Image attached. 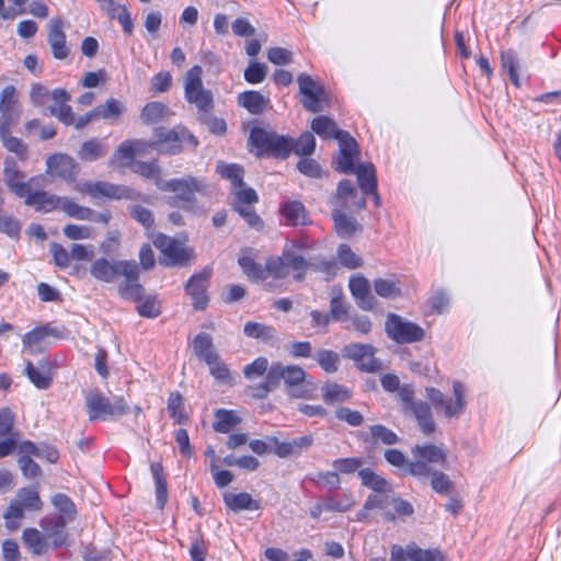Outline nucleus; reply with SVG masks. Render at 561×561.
<instances>
[{
    "label": "nucleus",
    "instance_id": "1",
    "mask_svg": "<svg viewBox=\"0 0 561 561\" xmlns=\"http://www.w3.org/2000/svg\"><path fill=\"white\" fill-rule=\"evenodd\" d=\"M558 321L554 308H549L541 328L536 318L533 320L531 333V365L534 377L543 376L553 379L557 363V334Z\"/></svg>",
    "mask_w": 561,
    "mask_h": 561
},
{
    "label": "nucleus",
    "instance_id": "2",
    "mask_svg": "<svg viewBox=\"0 0 561 561\" xmlns=\"http://www.w3.org/2000/svg\"><path fill=\"white\" fill-rule=\"evenodd\" d=\"M307 378L306 370L299 365H285L280 362L271 364L265 380L256 386L251 387L252 396L257 399L266 398L267 394L277 388L280 381H284L288 393L294 398H306L307 390L304 383Z\"/></svg>",
    "mask_w": 561,
    "mask_h": 561
},
{
    "label": "nucleus",
    "instance_id": "3",
    "mask_svg": "<svg viewBox=\"0 0 561 561\" xmlns=\"http://www.w3.org/2000/svg\"><path fill=\"white\" fill-rule=\"evenodd\" d=\"M157 186L164 192L174 193L173 206L184 209H193L196 203V194H205L207 190L206 183L194 176L173 180H157Z\"/></svg>",
    "mask_w": 561,
    "mask_h": 561
},
{
    "label": "nucleus",
    "instance_id": "4",
    "mask_svg": "<svg viewBox=\"0 0 561 561\" xmlns=\"http://www.w3.org/2000/svg\"><path fill=\"white\" fill-rule=\"evenodd\" d=\"M85 407L89 420L92 422L96 420H114L129 411V405L124 398H115L112 401L99 391L87 394Z\"/></svg>",
    "mask_w": 561,
    "mask_h": 561
},
{
    "label": "nucleus",
    "instance_id": "5",
    "mask_svg": "<svg viewBox=\"0 0 561 561\" xmlns=\"http://www.w3.org/2000/svg\"><path fill=\"white\" fill-rule=\"evenodd\" d=\"M414 460L409 462L408 472L415 477H430L433 466L447 467L446 451L436 445H416L412 449Z\"/></svg>",
    "mask_w": 561,
    "mask_h": 561
},
{
    "label": "nucleus",
    "instance_id": "6",
    "mask_svg": "<svg viewBox=\"0 0 561 561\" xmlns=\"http://www.w3.org/2000/svg\"><path fill=\"white\" fill-rule=\"evenodd\" d=\"M453 394L454 399L447 398L438 389H426V397L437 411L443 412L446 417H459L467 407L465 385L460 381H454Z\"/></svg>",
    "mask_w": 561,
    "mask_h": 561
},
{
    "label": "nucleus",
    "instance_id": "7",
    "mask_svg": "<svg viewBox=\"0 0 561 561\" xmlns=\"http://www.w3.org/2000/svg\"><path fill=\"white\" fill-rule=\"evenodd\" d=\"M202 73V67L197 65L186 72L184 93L188 103L194 104L199 113L207 114L214 107V100L213 93L203 85Z\"/></svg>",
    "mask_w": 561,
    "mask_h": 561
},
{
    "label": "nucleus",
    "instance_id": "8",
    "mask_svg": "<svg viewBox=\"0 0 561 561\" xmlns=\"http://www.w3.org/2000/svg\"><path fill=\"white\" fill-rule=\"evenodd\" d=\"M43 508V502L39 497L36 486L21 488L18 490L15 497L10 502L8 508L3 513L7 520V527L16 528L12 520L22 519L24 511L38 512Z\"/></svg>",
    "mask_w": 561,
    "mask_h": 561
},
{
    "label": "nucleus",
    "instance_id": "9",
    "mask_svg": "<svg viewBox=\"0 0 561 561\" xmlns=\"http://www.w3.org/2000/svg\"><path fill=\"white\" fill-rule=\"evenodd\" d=\"M75 190L79 193L88 194L92 198L139 199L141 197V194L131 187L104 181L78 183Z\"/></svg>",
    "mask_w": 561,
    "mask_h": 561
},
{
    "label": "nucleus",
    "instance_id": "10",
    "mask_svg": "<svg viewBox=\"0 0 561 561\" xmlns=\"http://www.w3.org/2000/svg\"><path fill=\"white\" fill-rule=\"evenodd\" d=\"M387 335L399 344L420 342L425 336V331L419 324L408 321L396 313H389L385 323Z\"/></svg>",
    "mask_w": 561,
    "mask_h": 561
},
{
    "label": "nucleus",
    "instance_id": "11",
    "mask_svg": "<svg viewBox=\"0 0 561 561\" xmlns=\"http://www.w3.org/2000/svg\"><path fill=\"white\" fill-rule=\"evenodd\" d=\"M297 82L302 95V106L311 113L323 111V104L328 102L324 88L307 73H300L297 77Z\"/></svg>",
    "mask_w": 561,
    "mask_h": 561
},
{
    "label": "nucleus",
    "instance_id": "12",
    "mask_svg": "<svg viewBox=\"0 0 561 561\" xmlns=\"http://www.w3.org/2000/svg\"><path fill=\"white\" fill-rule=\"evenodd\" d=\"M157 138L154 142L156 149L161 153L174 154L182 150V142L186 139H193L184 127H176L174 129H167L163 127L154 130Z\"/></svg>",
    "mask_w": 561,
    "mask_h": 561
},
{
    "label": "nucleus",
    "instance_id": "13",
    "mask_svg": "<svg viewBox=\"0 0 561 561\" xmlns=\"http://www.w3.org/2000/svg\"><path fill=\"white\" fill-rule=\"evenodd\" d=\"M160 250V263L165 266L183 265L188 260V253L183 244L164 234H159L153 241Z\"/></svg>",
    "mask_w": 561,
    "mask_h": 561
},
{
    "label": "nucleus",
    "instance_id": "14",
    "mask_svg": "<svg viewBox=\"0 0 561 561\" xmlns=\"http://www.w3.org/2000/svg\"><path fill=\"white\" fill-rule=\"evenodd\" d=\"M130 273H119L124 280L118 285V294L122 298L131 301H140L144 299L145 289L139 283V266L135 261H129Z\"/></svg>",
    "mask_w": 561,
    "mask_h": 561
},
{
    "label": "nucleus",
    "instance_id": "15",
    "mask_svg": "<svg viewBox=\"0 0 561 561\" xmlns=\"http://www.w3.org/2000/svg\"><path fill=\"white\" fill-rule=\"evenodd\" d=\"M129 261H108L105 257L96 259L90 266L91 275L104 283H112L118 276L119 273H130Z\"/></svg>",
    "mask_w": 561,
    "mask_h": 561
},
{
    "label": "nucleus",
    "instance_id": "16",
    "mask_svg": "<svg viewBox=\"0 0 561 561\" xmlns=\"http://www.w3.org/2000/svg\"><path fill=\"white\" fill-rule=\"evenodd\" d=\"M46 164L48 174L68 182L75 181L80 170L77 162L71 157L64 153L49 157Z\"/></svg>",
    "mask_w": 561,
    "mask_h": 561
},
{
    "label": "nucleus",
    "instance_id": "17",
    "mask_svg": "<svg viewBox=\"0 0 561 561\" xmlns=\"http://www.w3.org/2000/svg\"><path fill=\"white\" fill-rule=\"evenodd\" d=\"M340 156L337 158V170L345 174L354 173L355 159L357 156V142L348 133H341L337 136Z\"/></svg>",
    "mask_w": 561,
    "mask_h": 561
},
{
    "label": "nucleus",
    "instance_id": "18",
    "mask_svg": "<svg viewBox=\"0 0 561 561\" xmlns=\"http://www.w3.org/2000/svg\"><path fill=\"white\" fill-rule=\"evenodd\" d=\"M3 173L4 183L16 196L25 195L30 184L35 182L34 178L27 182L22 181L24 179V174L18 165L16 160L12 157L5 158Z\"/></svg>",
    "mask_w": 561,
    "mask_h": 561
},
{
    "label": "nucleus",
    "instance_id": "19",
    "mask_svg": "<svg viewBox=\"0 0 561 561\" xmlns=\"http://www.w3.org/2000/svg\"><path fill=\"white\" fill-rule=\"evenodd\" d=\"M51 100L55 104L47 107L49 114L67 126L72 125L75 123V114L71 106L67 104L70 100V94L65 89L58 88L51 91Z\"/></svg>",
    "mask_w": 561,
    "mask_h": 561
},
{
    "label": "nucleus",
    "instance_id": "20",
    "mask_svg": "<svg viewBox=\"0 0 561 561\" xmlns=\"http://www.w3.org/2000/svg\"><path fill=\"white\" fill-rule=\"evenodd\" d=\"M209 277L210 272L205 270L202 273L193 275L186 284V291L192 297L193 305L196 309L202 310L207 306L208 298L206 296V288Z\"/></svg>",
    "mask_w": 561,
    "mask_h": 561
},
{
    "label": "nucleus",
    "instance_id": "21",
    "mask_svg": "<svg viewBox=\"0 0 561 561\" xmlns=\"http://www.w3.org/2000/svg\"><path fill=\"white\" fill-rule=\"evenodd\" d=\"M48 43L51 47V53L56 59H65L69 54L66 45V34L62 31L64 22L61 18H54L49 21Z\"/></svg>",
    "mask_w": 561,
    "mask_h": 561
},
{
    "label": "nucleus",
    "instance_id": "22",
    "mask_svg": "<svg viewBox=\"0 0 561 561\" xmlns=\"http://www.w3.org/2000/svg\"><path fill=\"white\" fill-rule=\"evenodd\" d=\"M348 287L362 309L371 310L374 308L375 299L370 294V285L367 278L360 275L352 276Z\"/></svg>",
    "mask_w": 561,
    "mask_h": 561
},
{
    "label": "nucleus",
    "instance_id": "23",
    "mask_svg": "<svg viewBox=\"0 0 561 561\" xmlns=\"http://www.w3.org/2000/svg\"><path fill=\"white\" fill-rule=\"evenodd\" d=\"M22 197L25 198V204L34 207L41 211H51L59 207L60 197L54 194H49L45 191H32V184L27 188V193Z\"/></svg>",
    "mask_w": 561,
    "mask_h": 561
},
{
    "label": "nucleus",
    "instance_id": "24",
    "mask_svg": "<svg viewBox=\"0 0 561 561\" xmlns=\"http://www.w3.org/2000/svg\"><path fill=\"white\" fill-rule=\"evenodd\" d=\"M357 175L358 184L364 194H373L376 205L379 204V196L377 194V179L376 170L371 163H360L355 172Z\"/></svg>",
    "mask_w": 561,
    "mask_h": 561
},
{
    "label": "nucleus",
    "instance_id": "25",
    "mask_svg": "<svg viewBox=\"0 0 561 561\" xmlns=\"http://www.w3.org/2000/svg\"><path fill=\"white\" fill-rule=\"evenodd\" d=\"M193 351L199 360H203L206 365L211 364V360H216L219 356L218 352L214 347L213 337L210 334L202 332L198 333L193 340Z\"/></svg>",
    "mask_w": 561,
    "mask_h": 561
},
{
    "label": "nucleus",
    "instance_id": "26",
    "mask_svg": "<svg viewBox=\"0 0 561 561\" xmlns=\"http://www.w3.org/2000/svg\"><path fill=\"white\" fill-rule=\"evenodd\" d=\"M224 502L226 506L233 512L256 511L261 507L260 502L254 500L251 494L247 492H225Z\"/></svg>",
    "mask_w": 561,
    "mask_h": 561
},
{
    "label": "nucleus",
    "instance_id": "27",
    "mask_svg": "<svg viewBox=\"0 0 561 561\" xmlns=\"http://www.w3.org/2000/svg\"><path fill=\"white\" fill-rule=\"evenodd\" d=\"M25 374L38 389H47L51 383L50 368L47 359L41 360L38 368L31 362H27Z\"/></svg>",
    "mask_w": 561,
    "mask_h": 561
},
{
    "label": "nucleus",
    "instance_id": "28",
    "mask_svg": "<svg viewBox=\"0 0 561 561\" xmlns=\"http://www.w3.org/2000/svg\"><path fill=\"white\" fill-rule=\"evenodd\" d=\"M238 104L253 115H260L268 104V99L259 91H244L238 95Z\"/></svg>",
    "mask_w": 561,
    "mask_h": 561
},
{
    "label": "nucleus",
    "instance_id": "29",
    "mask_svg": "<svg viewBox=\"0 0 561 561\" xmlns=\"http://www.w3.org/2000/svg\"><path fill=\"white\" fill-rule=\"evenodd\" d=\"M358 477L360 478L364 486L371 489L376 493L387 494L392 492L390 483L383 477L369 468L360 469L358 471Z\"/></svg>",
    "mask_w": 561,
    "mask_h": 561
},
{
    "label": "nucleus",
    "instance_id": "30",
    "mask_svg": "<svg viewBox=\"0 0 561 561\" xmlns=\"http://www.w3.org/2000/svg\"><path fill=\"white\" fill-rule=\"evenodd\" d=\"M24 545L36 556L44 554L47 551V536L36 528H25L22 534Z\"/></svg>",
    "mask_w": 561,
    "mask_h": 561
},
{
    "label": "nucleus",
    "instance_id": "31",
    "mask_svg": "<svg viewBox=\"0 0 561 561\" xmlns=\"http://www.w3.org/2000/svg\"><path fill=\"white\" fill-rule=\"evenodd\" d=\"M107 151L108 146L104 140L93 138L82 144L78 157L83 161H95L104 157Z\"/></svg>",
    "mask_w": 561,
    "mask_h": 561
},
{
    "label": "nucleus",
    "instance_id": "32",
    "mask_svg": "<svg viewBox=\"0 0 561 561\" xmlns=\"http://www.w3.org/2000/svg\"><path fill=\"white\" fill-rule=\"evenodd\" d=\"M49 327H38L34 330L27 332L23 336V347L25 351H27L30 354H36L42 352L43 350V343L47 336H49Z\"/></svg>",
    "mask_w": 561,
    "mask_h": 561
},
{
    "label": "nucleus",
    "instance_id": "33",
    "mask_svg": "<svg viewBox=\"0 0 561 561\" xmlns=\"http://www.w3.org/2000/svg\"><path fill=\"white\" fill-rule=\"evenodd\" d=\"M411 410L417 420L419 426L425 435L435 431V423L432 416L431 408L426 402H412Z\"/></svg>",
    "mask_w": 561,
    "mask_h": 561
},
{
    "label": "nucleus",
    "instance_id": "34",
    "mask_svg": "<svg viewBox=\"0 0 561 561\" xmlns=\"http://www.w3.org/2000/svg\"><path fill=\"white\" fill-rule=\"evenodd\" d=\"M215 417L216 421L213 424V428L217 433H229L241 423V419L232 410L217 409Z\"/></svg>",
    "mask_w": 561,
    "mask_h": 561
},
{
    "label": "nucleus",
    "instance_id": "35",
    "mask_svg": "<svg viewBox=\"0 0 561 561\" xmlns=\"http://www.w3.org/2000/svg\"><path fill=\"white\" fill-rule=\"evenodd\" d=\"M323 401L328 404L345 402L351 399L352 392L336 382H327L322 388Z\"/></svg>",
    "mask_w": 561,
    "mask_h": 561
},
{
    "label": "nucleus",
    "instance_id": "36",
    "mask_svg": "<svg viewBox=\"0 0 561 561\" xmlns=\"http://www.w3.org/2000/svg\"><path fill=\"white\" fill-rule=\"evenodd\" d=\"M280 210L287 225L299 226L307 224V213L305 206L300 202H288L284 204Z\"/></svg>",
    "mask_w": 561,
    "mask_h": 561
},
{
    "label": "nucleus",
    "instance_id": "37",
    "mask_svg": "<svg viewBox=\"0 0 561 561\" xmlns=\"http://www.w3.org/2000/svg\"><path fill=\"white\" fill-rule=\"evenodd\" d=\"M334 227L339 236L343 238L351 237L356 231L360 230V225L354 217L347 216L344 213L335 210L332 215Z\"/></svg>",
    "mask_w": 561,
    "mask_h": 561
},
{
    "label": "nucleus",
    "instance_id": "38",
    "mask_svg": "<svg viewBox=\"0 0 561 561\" xmlns=\"http://www.w3.org/2000/svg\"><path fill=\"white\" fill-rule=\"evenodd\" d=\"M69 217L79 220L94 219V210L89 207L81 206L69 197H60L59 207Z\"/></svg>",
    "mask_w": 561,
    "mask_h": 561
},
{
    "label": "nucleus",
    "instance_id": "39",
    "mask_svg": "<svg viewBox=\"0 0 561 561\" xmlns=\"http://www.w3.org/2000/svg\"><path fill=\"white\" fill-rule=\"evenodd\" d=\"M311 129L322 138L336 139L341 133H346L336 128L335 123L327 116H318L311 122Z\"/></svg>",
    "mask_w": 561,
    "mask_h": 561
},
{
    "label": "nucleus",
    "instance_id": "40",
    "mask_svg": "<svg viewBox=\"0 0 561 561\" xmlns=\"http://www.w3.org/2000/svg\"><path fill=\"white\" fill-rule=\"evenodd\" d=\"M356 504L352 492L335 494L324 499V507L327 512H348Z\"/></svg>",
    "mask_w": 561,
    "mask_h": 561
},
{
    "label": "nucleus",
    "instance_id": "41",
    "mask_svg": "<svg viewBox=\"0 0 561 561\" xmlns=\"http://www.w3.org/2000/svg\"><path fill=\"white\" fill-rule=\"evenodd\" d=\"M170 114L169 107L161 102H150L141 111L140 117L145 124L159 123Z\"/></svg>",
    "mask_w": 561,
    "mask_h": 561
},
{
    "label": "nucleus",
    "instance_id": "42",
    "mask_svg": "<svg viewBox=\"0 0 561 561\" xmlns=\"http://www.w3.org/2000/svg\"><path fill=\"white\" fill-rule=\"evenodd\" d=\"M501 62L504 73L508 75L512 83L516 87H520V81L517 73V69L519 68V60L516 53L513 49L502 51Z\"/></svg>",
    "mask_w": 561,
    "mask_h": 561
},
{
    "label": "nucleus",
    "instance_id": "43",
    "mask_svg": "<svg viewBox=\"0 0 561 561\" xmlns=\"http://www.w3.org/2000/svg\"><path fill=\"white\" fill-rule=\"evenodd\" d=\"M291 151V139L273 133L265 153L285 159Z\"/></svg>",
    "mask_w": 561,
    "mask_h": 561
},
{
    "label": "nucleus",
    "instance_id": "44",
    "mask_svg": "<svg viewBox=\"0 0 561 561\" xmlns=\"http://www.w3.org/2000/svg\"><path fill=\"white\" fill-rule=\"evenodd\" d=\"M314 359L317 364L328 374H333L339 370L341 359L340 355L331 350H318Z\"/></svg>",
    "mask_w": 561,
    "mask_h": 561
},
{
    "label": "nucleus",
    "instance_id": "45",
    "mask_svg": "<svg viewBox=\"0 0 561 561\" xmlns=\"http://www.w3.org/2000/svg\"><path fill=\"white\" fill-rule=\"evenodd\" d=\"M210 375L215 380L225 386H233L234 377L228 368L227 364L218 356L211 364H207Z\"/></svg>",
    "mask_w": 561,
    "mask_h": 561
},
{
    "label": "nucleus",
    "instance_id": "46",
    "mask_svg": "<svg viewBox=\"0 0 561 561\" xmlns=\"http://www.w3.org/2000/svg\"><path fill=\"white\" fill-rule=\"evenodd\" d=\"M124 112V105L116 99H108L104 104L94 107L98 119H117Z\"/></svg>",
    "mask_w": 561,
    "mask_h": 561
},
{
    "label": "nucleus",
    "instance_id": "47",
    "mask_svg": "<svg viewBox=\"0 0 561 561\" xmlns=\"http://www.w3.org/2000/svg\"><path fill=\"white\" fill-rule=\"evenodd\" d=\"M137 141L125 140L114 151L111 163L117 167L129 165L135 157V145Z\"/></svg>",
    "mask_w": 561,
    "mask_h": 561
},
{
    "label": "nucleus",
    "instance_id": "48",
    "mask_svg": "<svg viewBox=\"0 0 561 561\" xmlns=\"http://www.w3.org/2000/svg\"><path fill=\"white\" fill-rule=\"evenodd\" d=\"M151 472L156 485L157 505L159 508H162L168 500V488L162 476V466L157 462L151 463Z\"/></svg>",
    "mask_w": 561,
    "mask_h": 561
},
{
    "label": "nucleus",
    "instance_id": "49",
    "mask_svg": "<svg viewBox=\"0 0 561 561\" xmlns=\"http://www.w3.org/2000/svg\"><path fill=\"white\" fill-rule=\"evenodd\" d=\"M19 95L15 87L7 85L0 93V114L15 115Z\"/></svg>",
    "mask_w": 561,
    "mask_h": 561
},
{
    "label": "nucleus",
    "instance_id": "50",
    "mask_svg": "<svg viewBox=\"0 0 561 561\" xmlns=\"http://www.w3.org/2000/svg\"><path fill=\"white\" fill-rule=\"evenodd\" d=\"M239 265L241 266L243 273L253 280H264L266 279V270L264 266L254 262L250 256H241L239 257Z\"/></svg>",
    "mask_w": 561,
    "mask_h": 561
},
{
    "label": "nucleus",
    "instance_id": "51",
    "mask_svg": "<svg viewBox=\"0 0 561 561\" xmlns=\"http://www.w3.org/2000/svg\"><path fill=\"white\" fill-rule=\"evenodd\" d=\"M272 135L273 131H267L260 127L251 129L249 141L251 146L255 148L257 156L265 154Z\"/></svg>",
    "mask_w": 561,
    "mask_h": 561
},
{
    "label": "nucleus",
    "instance_id": "52",
    "mask_svg": "<svg viewBox=\"0 0 561 561\" xmlns=\"http://www.w3.org/2000/svg\"><path fill=\"white\" fill-rule=\"evenodd\" d=\"M51 503L64 515L62 517L67 523L75 519L77 514L76 506L68 495L57 493L53 496Z\"/></svg>",
    "mask_w": 561,
    "mask_h": 561
},
{
    "label": "nucleus",
    "instance_id": "53",
    "mask_svg": "<svg viewBox=\"0 0 561 561\" xmlns=\"http://www.w3.org/2000/svg\"><path fill=\"white\" fill-rule=\"evenodd\" d=\"M217 172L222 178L229 180L231 182V184L233 185V188L237 187L238 185H241L242 183H244L243 182V169L239 164L218 163Z\"/></svg>",
    "mask_w": 561,
    "mask_h": 561
},
{
    "label": "nucleus",
    "instance_id": "54",
    "mask_svg": "<svg viewBox=\"0 0 561 561\" xmlns=\"http://www.w3.org/2000/svg\"><path fill=\"white\" fill-rule=\"evenodd\" d=\"M67 520L64 517H57L55 522V529L49 530L46 529L47 543L53 548H58L66 542L67 534L65 531V526Z\"/></svg>",
    "mask_w": 561,
    "mask_h": 561
},
{
    "label": "nucleus",
    "instance_id": "55",
    "mask_svg": "<svg viewBox=\"0 0 561 561\" xmlns=\"http://www.w3.org/2000/svg\"><path fill=\"white\" fill-rule=\"evenodd\" d=\"M316 148L314 136L307 131L304 133L297 140L291 139V150L298 156H310Z\"/></svg>",
    "mask_w": 561,
    "mask_h": 561
},
{
    "label": "nucleus",
    "instance_id": "56",
    "mask_svg": "<svg viewBox=\"0 0 561 561\" xmlns=\"http://www.w3.org/2000/svg\"><path fill=\"white\" fill-rule=\"evenodd\" d=\"M253 205L254 204L233 203V208L251 228L260 230L263 227V222L254 211Z\"/></svg>",
    "mask_w": 561,
    "mask_h": 561
},
{
    "label": "nucleus",
    "instance_id": "57",
    "mask_svg": "<svg viewBox=\"0 0 561 561\" xmlns=\"http://www.w3.org/2000/svg\"><path fill=\"white\" fill-rule=\"evenodd\" d=\"M307 265L308 270L323 273L327 276V279H330L336 275L337 265L334 260L316 257L311 261H307Z\"/></svg>",
    "mask_w": 561,
    "mask_h": 561
},
{
    "label": "nucleus",
    "instance_id": "58",
    "mask_svg": "<svg viewBox=\"0 0 561 561\" xmlns=\"http://www.w3.org/2000/svg\"><path fill=\"white\" fill-rule=\"evenodd\" d=\"M267 67L264 64L252 60L244 70V79L251 84H257L265 80Z\"/></svg>",
    "mask_w": 561,
    "mask_h": 561
},
{
    "label": "nucleus",
    "instance_id": "59",
    "mask_svg": "<svg viewBox=\"0 0 561 561\" xmlns=\"http://www.w3.org/2000/svg\"><path fill=\"white\" fill-rule=\"evenodd\" d=\"M337 257L340 263L350 270H354L363 265L362 257L353 252L347 244H341L339 247Z\"/></svg>",
    "mask_w": 561,
    "mask_h": 561
},
{
    "label": "nucleus",
    "instance_id": "60",
    "mask_svg": "<svg viewBox=\"0 0 561 561\" xmlns=\"http://www.w3.org/2000/svg\"><path fill=\"white\" fill-rule=\"evenodd\" d=\"M168 411L178 423H184L187 417L184 413L183 398L178 392H172L168 399Z\"/></svg>",
    "mask_w": 561,
    "mask_h": 561
},
{
    "label": "nucleus",
    "instance_id": "61",
    "mask_svg": "<svg viewBox=\"0 0 561 561\" xmlns=\"http://www.w3.org/2000/svg\"><path fill=\"white\" fill-rule=\"evenodd\" d=\"M370 353H375V348L370 344L353 343L345 345L343 348V355L356 363L365 359V356Z\"/></svg>",
    "mask_w": 561,
    "mask_h": 561
},
{
    "label": "nucleus",
    "instance_id": "62",
    "mask_svg": "<svg viewBox=\"0 0 561 561\" xmlns=\"http://www.w3.org/2000/svg\"><path fill=\"white\" fill-rule=\"evenodd\" d=\"M376 294L382 298H396L401 295L400 288L391 279L378 278L374 282Z\"/></svg>",
    "mask_w": 561,
    "mask_h": 561
},
{
    "label": "nucleus",
    "instance_id": "63",
    "mask_svg": "<svg viewBox=\"0 0 561 561\" xmlns=\"http://www.w3.org/2000/svg\"><path fill=\"white\" fill-rule=\"evenodd\" d=\"M244 334L249 337L268 340L274 336L275 330L257 322H247L244 325Z\"/></svg>",
    "mask_w": 561,
    "mask_h": 561
},
{
    "label": "nucleus",
    "instance_id": "64",
    "mask_svg": "<svg viewBox=\"0 0 561 561\" xmlns=\"http://www.w3.org/2000/svg\"><path fill=\"white\" fill-rule=\"evenodd\" d=\"M51 99V91L44 84L35 82L30 88V101L34 106H44Z\"/></svg>",
    "mask_w": 561,
    "mask_h": 561
}]
</instances>
